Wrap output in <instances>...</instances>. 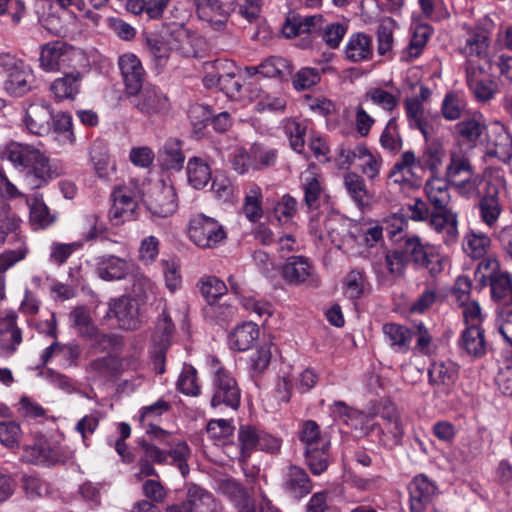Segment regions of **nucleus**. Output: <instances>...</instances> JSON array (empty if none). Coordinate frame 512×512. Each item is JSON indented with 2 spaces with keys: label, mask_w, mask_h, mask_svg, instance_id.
Masks as SVG:
<instances>
[{
  "label": "nucleus",
  "mask_w": 512,
  "mask_h": 512,
  "mask_svg": "<svg viewBox=\"0 0 512 512\" xmlns=\"http://www.w3.org/2000/svg\"><path fill=\"white\" fill-rule=\"evenodd\" d=\"M2 154L31 190L41 189L63 174L61 167L52 162L45 152L31 144L11 142L6 145Z\"/></svg>",
  "instance_id": "1"
},
{
  "label": "nucleus",
  "mask_w": 512,
  "mask_h": 512,
  "mask_svg": "<svg viewBox=\"0 0 512 512\" xmlns=\"http://www.w3.org/2000/svg\"><path fill=\"white\" fill-rule=\"evenodd\" d=\"M141 453L137 461L138 472L135 474L137 480L147 477H158V472L154 464L164 465L170 463L176 465L183 477L189 474V465L187 463L191 455V450L186 442L180 441L172 443L168 449L157 446L155 443L148 442L147 439L139 441Z\"/></svg>",
  "instance_id": "2"
},
{
  "label": "nucleus",
  "mask_w": 512,
  "mask_h": 512,
  "mask_svg": "<svg viewBox=\"0 0 512 512\" xmlns=\"http://www.w3.org/2000/svg\"><path fill=\"white\" fill-rule=\"evenodd\" d=\"M427 244L418 235H404L397 247L385 252V267L389 275L395 279L405 278L408 265L415 267Z\"/></svg>",
  "instance_id": "3"
},
{
  "label": "nucleus",
  "mask_w": 512,
  "mask_h": 512,
  "mask_svg": "<svg viewBox=\"0 0 512 512\" xmlns=\"http://www.w3.org/2000/svg\"><path fill=\"white\" fill-rule=\"evenodd\" d=\"M188 236L200 249H216L225 243L227 231L215 218L197 213L189 220Z\"/></svg>",
  "instance_id": "4"
},
{
  "label": "nucleus",
  "mask_w": 512,
  "mask_h": 512,
  "mask_svg": "<svg viewBox=\"0 0 512 512\" xmlns=\"http://www.w3.org/2000/svg\"><path fill=\"white\" fill-rule=\"evenodd\" d=\"M241 389L235 377L224 367L213 375L211 407L236 411L240 406Z\"/></svg>",
  "instance_id": "5"
},
{
  "label": "nucleus",
  "mask_w": 512,
  "mask_h": 512,
  "mask_svg": "<svg viewBox=\"0 0 512 512\" xmlns=\"http://www.w3.org/2000/svg\"><path fill=\"white\" fill-rule=\"evenodd\" d=\"M126 97L130 105L147 118L159 117L170 109L168 97L159 87L151 83H146L135 93Z\"/></svg>",
  "instance_id": "6"
},
{
  "label": "nucleus",
  "mask_w": 512,
  "mask_h": 512,
  "mask_svg": "<svg viewBox=\"0 0 512 512\" xmlns=\"http://www.w3.org/2000/svg\"><path fill=\"white\" fill-rule=\"evenodd\" d=\"M106 317L115 318L118 327L123 330H137L142 323L139 303L130 295L111 298Z\"/></svg>",
  "instance_id": "7"
},
{
  "label": "nucleus",
  "mask_w": 512,
  "mask_h": 512,
  "mask_svg": "<svg viewBox=\"0 0 512 512\" xmlns=\"http://www.w3.org/2000/svg\"><path fill=\"white\" fill-rule=\"evenodd\" d=\"M313 487V481L303 467L289 464L283 470L281 489L289 498L301 500L312 492Z\"/></svg>",
  "instance_id": "8"
},
{
  "label": "nucleus",
  "mask_w": 512,
  "mask_h": 512,
  "mask_svg": "<svg viewBox=\"0 0 512 512\" xmlns=\"http://www.w3.org/2000/svg\"><path fill=\"white\" fill-rule=\"evenodd\" d=\"M74 48L60 40L42 45L39 62L46 72H57L69 66L74 55Z\"/></svg>",
  "instance_id": "9"
},
{
  "label": "nucleus",
  "mask_w": 512,
  "mask_h": 512,
  "mask_svg": "<svg viewBox=\"0 0 512 512\" xmlns=\"http://www.w3.org/2000/svg\"><path fill=\"white\" fill-rule=\"evenodd\" d=\"M145 206L153 219L173 215L178 207L175 188L165 184L155 187L145 200Z\"/></svg>",
  "instance_id": "10"
},
{
  "label": "nucleus",
  "mask_w": 512,
  "mask_h": 512,
  "mask_svg": "<svg viewBox=\"0 0 512 512\" xmlns=\"http://www.w3.org/2000/svg\"><path fill=\"white\" fill-rule=\"evenodd\" d=\"M113 205L109 211V218L114 225L137 218L138 204L134 192L124 186L116 187L111 194Z\"/></svg>",
  "instance_id": "11"
},
{
  "label": "nucleus",
  "mask_w": 512,
  "mask_h": 512,
  "mask_svg": "<svg viewBox=\"0 0 512 512\" xmlns=\"http://www.w3.org/2000/svg\"><path fill=\"white\" fill-rule=\"evenodd\" d=\"M478 199L479 216L483 223L492 228L503 211L499 185L492 180H488L483 187V194Z\"/></svg>",
  "instance_id": "12"
},
{
  "label": "nucleus",
  "mask_w": 512,
  "mask_h": 512,
  "mask_svg": "<svg viewBox=\"0 0 512 512\" xmlns=\"http://www.w3.org/2000/svg\"><path fill=\"white\" fill-rule=\"evenodd\" d=\"M53 109L45 101L31 103L25 113L24 123L27 130L34 135L44 136L52 131Z\"/></svg>",
  "instance_id": "13"
},
{
  "label": "nucleus",
  "mask_w": 512,
  "mask_h": 512,
  "mask_svg": "<svg viewBox=\"0 0 512 512\" xmlns=\"http://www.w3.org/2000/svg\"><path fill=\"white\" fill-rule=\"evenodd\" d=\"M118 65L123 78L126 96L135 93L137 89H140V87L147 83L145 82L146 72L136 55L132 53L123 54L119 57Z\"/></svg>",
  "instance_id": "14"
},
{
  "label": "nucleus",
  "mask_w": 512,
  "mask_h": 512,
  "mask_svg": "<svg viewBox=\"0 0 512 512\" xmlns=\"http://www.w3.org/2000/svg\"><path fill=\"white\" fill-rule=\"evenodd\" d=\"M135 270V264L114 255H105L98 259L96 274L104 281H120L130 277Z\"/></svg>",
  "instance_id": "15"
},
{
  "label": "nucleus",
  "mask_w": 512,
  "mask_h": 512,
  "mask_svg": "<svg viewBox=\"0 0 512 512\" xmlns=\"http://www.w3.org/2000/svg\"><path fill=\"white\" fill-rule=\"evenodd\" d=\"M17 318L15 312H10L0 320L1 357H10L17 351L22 343V330L17 325Z\"/></svg>",
  "instance_id": "16"
},
{
  "label": "nucleus",
  "mask_w": 512,
  "mask_h": 512,
  "mask_svg": "<svg viewBox=\"0 0 512 512\" xmlns=\"http://www.w3.org/2000/svg\"><path fill=\"white\" fill-rule=\"evenodd\" d=\"M436 485L425 475H418L409 484L410 512H424L436 495Z\"/></svg>",
  "instance_id": "17"
},
{
  "label": "nucleus",
  "mask_w": 512,
  "mask_h": 512,
  "mask_svg": "<svg viewBox=\"0 0 512 512\" xmlns=\"http://www.w3.org/2000/svg\"><path fill=\"white\" fill-rule=\"evenodd\" d=\"M458 346L470 357L476 359L484 357L488 350L485 330L479 324L468 325L461 333Z\"/></svg>",
  "instance_id": "18"
},
{
  "label": "nucleus",
  "mask_w": 512,
  "mask_h": 512,
  "mask_svg": "<svg viewBox=\"0 0 512 512\" xmlns=\"http://www.w3.org/2000/svg\"><path fill=\"white\" fill-rule=\"evenodd\" d=\"M366 435L379 445L391 449L401 444L404 428L402 423H372L367 426Z\"/></svg>",
  "instance_id": "19"
},
{
  "label": "nucleus",
  "mask_w": 512,
  "mask_h": 512,
  "mask_svg": "<svg viewBox=\"0 0 512 512\" xmlns=\"http://www.w3.org/2000/svg\"><path fill=\"white\" fill-rule=\"evenodd\" d=\"M83 75L78 70L65 73L50 85V91L57 102L74 100L81 89Z\"/></svg>",
  "instance_id": "20"
},
{
  "label": "nucleus",
  "mask_w": 512,
  "mask_h": 512,
  "mask_svg": "<svg viewBox=\"0 0 512 512\" xmlns=\"http://www.w3.org/2000/svg\"><path fill=\"white\" fill-rule=\"evenodd\" d=\"M300 180L305 205L311 211L318 209L324 193L321 175L313 168H309L301 173Z\"/></svg>",
  "instance_id": "21"
},
{
  "label": "nucleus",
  "mask_w": 512,
  "mask_h": 512,
  "mask_svg": "<svg viewBox=\"0 0 512 512\" xmlns=\"http://www.w3.org/2000/svg\"><path fill=\"white\" fill-rule=\"evenodd\" d=\"M185 502L191 512H221L222 510L212 493L196 484L188 486Z\"/></svg>",
  "instance_id": "22"
},
{
  "label": "nucleus",
  "mask_w": 512,
  "mask_h": 512,
  "mask_svg": "<svg viewBox=\"0 0 512 512\" xmlns=\"http://www.w3.org/2000/svg\"><path fill=\"white\" fill-rule=\"evenodd\" d=\"M34 82L33 71L25 63L6 75L5 91L13 97H22L31 91Z\"/></svg>",
  "instance_id": "23"
},
{
  "label": "nucleus",
  "mask_w": 512,
  "mask_h": 512,
  "mask_svg": "<svg viewBox=\"0 0 512 512\" xmlns=\"http://www.w3.org/2000/svg\"><path fill=\"white\" fill-rule=\"evenodd\" d=\"M219 491L229 498L238 512H256L255 503L246 489L234 479H225L219 483Z\"/></svg>",
  "instance_id": "24"
},
{
  "label": "nucleus",
  "mask_w": 512,
  "mask_h": 512,
  "mask_svg": "<svg viewBox=\"0 0 512 512\" xmlns=\"http://www.w3.org/2000/svg\"><path fill=\"white\" fill-rule=\"evenodd\" d=\"M386 343L398 353H407L413 337L411 329L397 323H386L382 327Z\"/></svg>",
  "instance_id": "25"
},
{
  "label": "nucleus",
  "mask_w": 512,
  "mask_h": 512,
  "mask_svg": "<svg viewBox=\"0 0 512 512\" xmlns=\"http://www.w3.org/2000/svg\"><path fill=\"white\" fill-rule=\"evenodd\" d=\"M416 169H421L419 157L412 150H407L391 168L389 178L396 184L406 183L416 174Z\"/></svg>",
  "instance_id": "26"
},
{
  "label": "nucleus",
  "mask_w": 512,
  "mask_h": 512,
  "mask_svg": "<svg viewBox=\"0 0 512 512\" xmlns=\"http://www.w3.org/2000/svg\"><path fill=\"white\" fill-rule=\"evenodd\" d=\"M322 15L301 17L300 15L289 17L283 27L287 37H294L302 33H318L324 23Z\"/></svg>",
  "instance_id": "27"
},
{
  "label": "nucleus",
  "mask_w": 512,
  "mask_h": 512,
  "mask_svg": "<svg viewBox=\"0 0 512 512\" xmlns=\"http://www.w3.org/2000/svg\"><path fill=\"white\" fill-rule=\"evenodd\" d=\"M311 275L312 266L303 256H291L282 266V276L291 284L304 283Z\"/></svg>",
  "instance_id": "28"
},
{
  "label": "nucleus",
  "mask_w": 512,
  "mask_h": 512,
  "mask_svg": "<svg viewBox=\"0 0 512 512\" xmlns=\"http://www.w3.org/2000/svg\"><path fill=\"white\" fill-rule=\"evenodd\" d=\"M449 182L447 179L432 175L425 184L426 195L437 211H444L450 202Z\"/></svg>",
  "instance_id": "29"
},
{
  "label": "nucleus",
  "mask_w": 512,
  "mask_h": 512,
  "mask_svg": "<svg viewBox=\"0 0 512 512\" xmlns=\"http://www.w3.org/2000/svg\"><path fill=\"white\" fill-rule=\"evenodd\" d=\"M329 441L304 448L305 464L310 472L319 476L324 473L329 466Z\"/></svg>",
  "instance_id": "30"
},
{
  "label": "nucleus",
  "mask_w": 512,
  "mask_h": 512,
  "mask_svg": "<svg viewBox=\"0 0 512 512\" xmlns=\"http://www.w3.org/2000/svg\"><path fill=\"white\" fill-rule=\"evenodd\" d=\"M446 260L445 255L441 254L434 245L428 243L414 269L417 271L424 270L430 277L436 278L444 271Z\"/></svg>",
  "instance_id": "31"
},
{
  "label": "nucleus",
  "mask_w": 512,
  "mask_h": 512,
  "mask_svg": "<svg viewBox=\"0 0 512 512\" xmlns=\"http://www.w3.org/2000/svg\"><path fill=\"white\" fill-rule=\"evenodd\" d=\"M371 38L364 33L352 34L345 47L347 60L358 63L370 60L372 57Z\"/></svg>",
  "instance_id": "32"
},
{
  "label": "nucleus",
  "mask_w": 512,
  "mask_h": 512,
  "mask_svg": "<svg viewBox=\"0 0 512 512\" xmlns=\"http://www.w3.org/2000/svg\"><path fill=\"white\" fill-rule=\"evenodd\" d=\"M429 382L434 387L436 396L448 394L455 381V371L445 363H433L428 370Z\"/></svg>",
  "instance_id": "33"
},
{
  "label": "nucleus",
  "mask_w": 512,
  "mask_h": 512,
  "mask_svg": "<svg viewBox=\"0 0 512 512\" xmlns=\"http://www.w3.org/2000/svg\"><path fill=\"white\" fill-rule=\"evenodd\" d=\"M259 338V328L252 322H245L237 326L229 334V345L237 351L250 349L253 343Z\"/></svg>",
  "instance_id": "34"
},
{
  "label": "nucleus",
  "mask_w": 512,
  "mask_h": 512,
  "mask_svg": "<svg viewBox=\"0 0 512 512\" xmlns=\"http://www.w3.org/2000/svg\"><path fill=\"white\" fill-rule=\"evenodd\" d=\"M186 174L189 185L200 190L211 180V167L203 158L195 156L188 160Z\"/></svg>",
  "instance_id": "35"
},
{
  "label": "nucleus",
  "mask_w": 512,
  "mask_h": 512,
  "mask_svg": "<svg viewBox=\"0 0 512 512\" xmlns=\"http://www.w3.org/2000/svg\"><path fill=\"white\" fill-rule=\"evenodd\" d=\"M485 126L478 120L469 118L454 126L455 139L468 147H475L483 134Z\"/></svg>",
  "instance_id": "36"
},
{
  "label": "nucleus",
  "mask_w": 512,
  "mask_h": 512,
  "mask_svg": "<svg viewBox=\"0 0 512 512\" xmlns=\"http://www.w3.org/2000/svg\"><path fill=\"white\" fill-rule=\"evenodd\" d=\"M474 172L471 161L466 155L455 151L450 153V161L446 167L445 178L451 185Z\"/></svg>",
  "instance_id": "37"
},
{
  "label": "nucleus",
  "mask_w": 512,
  "mask_h": 512,
  "mask_svg": "<svg viewBox=\"0 0 512 512\" xmlns=\"http://www.w3.org/2000/svg\"><path fill=\"white\" fill-rule=\"evenodd\" d=\"M491 288L493 300L503 307L512 304V276L508 272H502L487 282Z\"/></svg>",
  "instance_id": "38"
},
{
  "label": "nucleus",
  "mask_w": 512,
  "mask_h": 512,
  "mask_svg": "<svg viewBox=\"0 0 512 512\" xmlns=\"http://www.w3.org/2000/svg\"><path fill=\"white\" fill-rule=\"evenodd\" d=\"M491 247L490 237L483 232L469 231L463 239V250L471 258L481 259Z\"/></svg>",
  "instance_id": "39"
},
{
  "label": "nucleus",
  "mask_w": 512,
  "mask_h": 512,
  "mask_svg": "<svg viewBox=\"0 0 512 512\" xmlns=\"http://www.w3.org/2000/svg\"><path fill=\"white\" fill-rule=\"evenodd\" d=\"M26 202L30 208V221L40 228H45L52 224L55 216L51 214L49 208L44 203L42 194L35 193L31 197H26Z\"/></svg>",
  "instance_id": "40"
},
{
  "label": "nucleus",
  "mask_w": 512,
  "mask_h": 512,
  "mask_svg": "<svg viewBox=\"0 0 512 512\" xmlns=\"http://www.w3.org/2000/svg\"><path fill=\"white\" fill-rule=\"evenodd\" d=\"M26 455L36 464H55L60 461L56 447L44 439L38 440L33 446L26 448Z\"/></svg>",
  "instance_id": "41"
},
{
  "label": "nucleus",
  "mask_w": 512,
  "mask_h": 512,
  "mask_svg": "<svg viewBox=\"0 0 512 512\" xmlns=\"http://www.w3.org/2000/svg\"><path fill=\"white\" fill-rule=\"evenodd\" d=\"M160 157L166 169L181 170L185 161L181 141L175 138L168 139L161 149Z\"/></svg>",
  "instance_id": "42"
},
{
  "label": "nucleus",
  "mask_w": 512,
  "mask_h": 512,
  "mask_svg": "<svg viewBox=\"0 0 512 512\" xmlns=\"http://www.w3.org/2000/svg\"><path fill=\"white\" fill-rule=\"evenodd\" d=\"M260 432L261 430L252 425H241L239 427L240 462L246 463L253 451L258 449Z\"/></svg>",
  "instance_id": "43"
},
{
  "label": "nucleus",
  "mask_w": 512,
  "mask_h": 512,
  "mask_svg": "<svg viewBox=\"0 0 512 512\" xmlns=\"http://www.w3.org/2000/svg\"><path fill=\"white\" fill-rule=\"evenodd\" d=\"M489 49V38L484 31H473L471 32L465 42V45L461 48V53L464 54L468 59L477 57L479 59L488 58Z\"/></svg>",
  "instance_id": "44"
},
{
  "label": "nucleus",
  "mask_w": 512,
  "mask_h": 512,
  "mask_svg": "<svg viewBox=\"0 0 512 512\" xmlns=\"http://www.w3.org/2000/svg\"><path fill=\"white\" fill-rule=\"evenodd\" d=\"M251 167L263 170L273 167L278 158V150L261 143H254L250 150Z\"/></svg>",
  "instance_id": "45"
},
{
  "label": "nucleus",
  "mask_w": 512,
  "mask_h": 512,
  "mask_svg": "<svg viewBox=\"0 0 512 512\" xmlns=\"http://www.w3.org/2000/svg\"><path fill=\"white\" fill-rule=\"evenodd\" d=\"M404 105L410 127L420 130L423 136L427 138L429 134V123L424 117L422 100L418 97L406 98Z\"/></svg>",
  "instance_id": "46"
},
{
  "label": "nucleus",
  "mask_w": 512,
  "mask_h": 512,
  "mask_svg": "<svg viewBox=\"0 0 512 512\" xmlns=\"http://www.w3.org/2000/svg\"><path fill=\"white\" fill-rule=\"evenodd\" d=\"M445 150L439 141L427 144L419 157L421 169H429L432 175H437L443 163Z\"/></svg>",
  "instance_id": "47"
},
{
  "label": "nucleus",
  "mask_w": 512,
  "mask_h": 512,
  "mask_svg": "<svg viewBox=\"0 0 512 512\" xmlns=\"http://www.w3.org/2000/svg\"><path fill=\"white\" fill-rule=\"evenodd\" d=\"M197 14L202 20H212V17H229L235 10V3H223L220 0H197Z\"/></svg>",
  "instance_id": "48"
},
{
  "label": "nucleus",
  "mask_w": 512,
  "mask_h": 512,
  "mask_svg": "<svg viewBox=\"0 0 512 512\" xmlns=\"http://www.w3.org/2000/svg\"><path fill=\"white\" fill-rule=\"evenodd\" d=\"M379 142L384 150L393 155L401 151L403 147V139L399 131L396 117H392L387 122L380 135Z\"/></svg>",
  "instance_id": "49"
},
{
  "label": "nucleus",
  "mask_w": 512,
  "mask_h": 512,
  "mask_svg": "<svg viewBox=\"0 0 512 512\" xmlns=\"http://www.w3.org/2000/svg\"><path fill=\"white\" fill-rule=\"evenodd\" d=\"M177 390L186 395L197 397L201 393V386L198 383L197 370L191 365L184 363L176 383Z\"/></svg>",
  "instance_id": "50"
},
{
  "label": "nucleus",
  "mask_w": 512,
  "mask_h": 512,
  "mask_svg": "<svg viewBox=\"0 0 512 512\" xmlns=\"http://www.w3.org/2000/svg\"><path fill=\"white\" fill-rule=\"evenodd\" d=\"M344 186L358 206L368 204V191L365 180L356 172H348L343 177Z\"/></svg>",
  "instance_id": "51"
},
{
  "label": "nucleus",
  "mask_w": 512,
  "mask_h": 512,
  "mask_svg": "<svg viewBox=\"0 0 512 512\" xmlns=\"http://www.w3.org/2000/svg\"><path fill=\"white\" fill-rule=\"evenodd\" d=\"M484 177L479 173H472L471 175L460 179L459 181L452 184L459 195L467 199L479 198L483 194V187L485 186Z\"/></svg>",
  "instance_id": "52"
},
{
  "label": "nucleus",
  "mask_w": 512,
  "mask_h": 512,
  "mask_svg": "<svg viewBox=\"0 0 512 512\" xmlns=\"http://www.w3.org/2000/svg\"><path fill=\"white\" fill-rule=\"evenodd\" d=\"M51 125L52 131L59 136L63 143L70 145L75 143L72 116L69 113L63 111L53 113Z\"/></svg>",
  "instance_id": "53"
},
{
  "label": "nucleus",
  "mask_w": 512,
  "mask_h": 512,
  "mask_svg": "<svg viewBox=\"0 0 512 512\" xmlns=\"http://www.w3.org/2000/svg\"><path fill=\"white\" fill-rule=\"evenodd\" d=\"M167 33L175 41L174 47L187 57H196L197 53L192 49L193 38L189 31L181 24H172L167 27Z\"/></svg>",
  "instance_id": "54"
},
{
  "label": "nucleus",
  "mask_w": 512,
  "mask_h": 512,
  "mask_svg": "<svg viewBox=\"0 0 512 512\" xmlns=\"http://www.w3.org/2000/svg\"><path fill=\"white\" fill-rule=\"evenodd\" d=\"M430 36L431 29L429 26L416 27L409 45L403 51V59L406 61H411L419 57Z\"/></svg>",
  "instance_id": "55"
},
{
  "label": "nucleus",
  "mask_w": 512,
  "mask_h": 512,
  "mask_svg": "<svg viewBox=\"0 0 512 512\" xmlns=\"http://www.w3.org/2000/svg\"><path fill=\"white\" fill-rule=\"evenodd\" d=\"M466 109V101L459 93H447L442 101L441 111L446 120L454 121L462 117Z\"/></svg>",
  "instance_id": "56"
},
{
  "label": "nucleus",
  "mask_w": 512,
  "mask_h": 512,
  "mask_svg": "<svg viewBox=\"0 0 512 512\" xmlns=\"http://www.w3.org/2000/svg\"><path fill=\"white\" fill-rule=\"evenodd\" d=\"M364 99L387 112H392L399 105V97L378 87L370 88L365 93Z\"/></svg>",
  "instance_id": "57"
},
{
  "label": "nucleus",
  "mask_w": 512,
  "mask_h": 512,
  "mask_svg": "<svg viewBox=\"0 0 512 512\" xmlns=\"http://www.w3.org/2000/svg\"><path fill=\"white\" fill-rule=\"evenodd\" d=\"M346 33L347 25L339 22L326 23L324 21L319 36L329 48L336 49Z\"/></svg>",
  "instance_id": "58"
},
{
  "label": "nucleus",
  "mask_w": 512,
  "mask_h": 512,
  "mask_svg": "<svg viewBox=\"0 0 512 512\" xmlns=\"http://www.w3.org/2000/svg\"><path fill=\"white\" fill-rule=\"evenodd\" d=\"M199 289L208 305L213 304L227 292L226 284L217 277L210 276L199 281Z\"/></svg>",
  "instance_id": "59"
},
{
  "label": "nucleus",
  "mask_w": 512,
  "mask_h": 512,
  "mask_svg": "<svg viewBox=\"0 0 512 512\" xmlns=\"http://www.w3.org/2000/svg\"><path fill=\"white\" fill-rule=\"evenodd\" d=\"M494 155L502 162L507 163L512 159V135L503 126H500L499 132L493 141Z\"/></svg>",
  "instance_id": "60"
},
{
  "label": "nucleus",
  "mask_w": 512,
  "mask_h": 512,
  "mask_svg": "<svg viewBox=\"0 0 512 512\" xmlns=\"http://www.w3.org/2000/svg\"><path fill=\"white\" fill-rule=\"evenodd\" d=\"M83 246L82 242L72 243L53 242L50 246L49 261L58 266L63 265L68 258Z\"/></svg>",
  "instance_id": "61"
},
{
  "label": "nucleus",
  "mask_w": 512,
  "mask_h": 512,
  "mask_svg": "<svg viewBox=\"0 0 512 512\" xmlns=\"http://www.w3.org/2000/svg\"><path fill=\"white\" fill-rule=\"evenodd\" d=\"M272 358L271 344L261 345L249 358V369L256 376L262 374L269 366Z\"/></svg>",
  "instance_id": "62"
},
{
  "label": "nucleus",
  "mask_w": 512,
  "mask_h": 512,
  "mask_svg": "<svg viewBox=\"0 0 512 512\" xmlns=\"http://www.w3.org/2000/svg\"><path fill=\"white\" fill-rule=\"evenodd\" d=\"M174 330L175 327L170 316L163 311L156 323L153 343L170 346Z\"/></svg>",
  "instance_id": "63"
},
{
  "label": "nucleus",
  "mask_w": 512,
  "mask_h": 512,
  "mask_svg": "<svg viewBox=\"0 0 512 512\" xmlns=\"http://www.w3.org/2000/svg\"><path fill=\"white\" fill-rule=\"evenodd\" d=\"M21 484L29 499H35L49 494L48 484L36 475H23Z\"/></svg>",
  "instance_id": "64"
}]
</instances>
